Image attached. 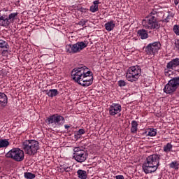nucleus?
Here are the masks:
<instances>
[{"instance_id": "obj_1", "label": "nucleus", "mask_w": 179, "mask_h": 179, "mask_svg": "<svg viewBox=\"0 0 179 179\" xmlns=\"http://www.w3.org/2000/svg\"><path fill=\"white\" fill-rule=\"evenodd\" d=\"M71 79L78 85L87 87L93 85V73L86 66L76 67L71 72Z\"/></svg>"}, {"instance_id": "obj_2", "label": "nucleus", "mask_w": 179, "mask_h": 179, "mask_svg": "<svg viewBox=\"0 0 179 179\" xmlns=\"http://www.w3.org/2000/svg\"><path fill=\"white\" fill-rule=\"evenodd\" d=\"M142 26L146 30H154L159 31L162 24L159 22V15L157 11L153 10L149 15L142 21Z\"/></svg>"}, {"instance_id": "obj_3", "label": "nucleus", "mask_w": 179, "mask_h": 179, "mask_svg": "<svg viewBox=\"0 0 179 179\" xmlns=\"http://www.w3.org/2000/svg\"><path fill=\"white\" fill-rule=\"evenodd\" d=\"M160 155L153 154L149 155L143 164V170L145 174L155 173L160 166Z\"/></svg>"}, {"instance_id": "obj_4", "label": "nucleus", "mask_w": 179, "mask_h": 179, "mask_svg": "<svg viewBox=\"0 0 179 179\" xmlns=\"http://www.w3.org/2000/svg\"><path fill=\"white\" fill-rule=\"evenodd\" d=\"M22 149L29 156H34L40 149V143L36 140H26L22 143Z\"/></svg>"}, {"instance_id": "obj_5", "label": "nucleus", "mask_w": 179, "mask_h": 179, "mask_svg": "<svg viewBox=\"0 0 179 179\" xmlns=\"http://www.w3.org/2000/svg\"><path fill=\"white\" fill-rule=\"evenodd\" d=\"M142 69L136 65L129 68L127 71L126 78L129 82H136L141 76Z\"/></svg>"}, {"instance_id": "obj_6", "label": "nucleus", "mask_w": 179, "mask_h": 179, "mask_svg": "<svg viewBox=\"0 0 179 179\" xmlns=\"http://www.w3.org/2000/svg\"><path fill=\"white\" fill-rule=\"evenodd\" d=\"M6 157L13 159L15 162H23L24 160V152L20 148H13L6 154Z\"/></svg>"}, {"instance_id": "obj_7", "label": "nucleus", "mask_w": 179, "mask_h": 179, "mask_svg": "<svg viewBox=\"0 0 179 179\" xmlns=\"http://www.w3.org/2000/svg\"><path fill=\"white\" fill-rule=\"evenodd\" d=\"M86 47H87V43L83 41L77 42L75 44H69L66 45V52L69 54H77V52H80Z\"/></svg>"}, {"instance_id": "obj_8", "label": "nucleus", "mask_w": 179, "mask_h": 179, "mask_svg": "<svg viewBox=\"0 0 179 179\" xmlns=\"http://www.w3.org/2000/svg\"><path fill=\"white\" fill-rule=\"evenodd\" d=\"M48 125L53 124L57 127H62L65 124V118L59 114H54L46 119Z\"/></svg>"}, {"instance_id": "obj_9", "label": "nucleus", "mask_w": 179, "mask_h": 179, "mask_svg": "<svg viewBox=\"0 0 179 179\" xmlns=\"http://www.w3.org/2000/svg\"><path fill=\"white\" fill-rule=\"evenodd\" d=\"M162 47V44L159 42H154L152 43L148 44L145 48V52L147 54V55H155L156 52L160 50V48Z\"/></svg>"}, {"instance_id": "obj_10", "label": "nucleus", "mask_w": 179, "mask_h": 179, "mask_svg": "<svg viewBox=\"0 0 179 179\" xmlns=\"http://www.w3.org/2000/svg\"><path fill=\"white\" fill-rule=\"evenodd\" d=\"M176 90H177V87L171 80L169 81L164 88V93H166V94L174 93Z\"/></svg>"}, {"instance_id": "obj_11", "label": "nucleus", "mask_w": 179, "mask_h": 179, "mask_svg": "<svg viewBox=\"0 0 179 179\" xmlns=\"http://www.w3.org/2000/svg\"><path fill=\"white\" fill-rule=\"evenodd\" d=\"M109 115L114 116L117 115L118 113H121L122 107L119 103H112L109 106Z\"/></svg>"}, {"instance_id": "obj_12", "label": "nucleus", "mask_w": 179, "mask_h": 179, "mask_svg": "<svg viewBox=\"0 0 179 179\" xmlns=\"http://www.w3.org/2000/svg\"><path fill=\"white\" fill-rule=\"evenodd\" d=\"M73 159H75L78 163H83V162H86V159H87V154L85 151H82L81 152L74 155Z\"/></svg>"}, {"instance_id": "obj_13", "label": "nucleus", "mask_w": 179, "mask_h": 179, "mask_svg": "<svg viewBox=\"0 0 179 179\" xmlns=\"http://www.w3.org/2000/svg\"><path fill=\"white\" fill-rule=\"evenodd\" d=\"M179 66V58H175L171 60L166 64V69L168 71H174V69Z\"/></svg>"}, {"instance_id": "obj_14", "label": "nucleus", "mask_w": 179, "mask_h": 179, "mask_svg": "<svg viewBox=\"0 0 179 179\" xmlns=\"http://www.w3.org/2000/svg\"><path fill=\"white\" fill-rule=\"evenodd\" d=\"M8 104V96L5 93L0 92V105H1V107H6V105Z\"/></svg>"}, {"instance_id": "obj_15", "label": "nucleus", "mask_w": 179, "mask_h": 179, "mask_svg": "<svg viewBox=\"0 0 179 179\" xmlns=\"http://www.w3.org/2000/svg\"><path fill=\"white\" fill-rule=\"evenodd\" d=\"M137 34L138 37L141 38V40H146V38L149 37V34H148V31H146V29H139L137 31Z\"/></svg>"}, {"instance_id": "obj_16", "label": "nucleus", "mask_w": 179, "mask_h": 179, "mask_svg": "<svg viewBox=\"0 0 179 179\" xmlns=\"http://www.w3.org/2000/svg\"><path fill=\"white\" fill-rule=\"evenodd\" d=\"M104 26L107 31H111L112 30H114V27H115V23H114L113 20H111L106 22Z\"/></svg>"}, {"instance_id": "obj_17", "label": "nucleus", "mask_w": 179, "mask_h": 179, "mask_svg": "<svg viewBox=\"0 0 179 179\" xmlns=\"http://www.w3.org/2000/svg\"><path fill=\"white\" fill-rule=\"evenodd\" d=\"M93 3L94 5L90 6V12H92V13L99 12V3H100V2L99 1V0H96V1H94Z\"/></svg>"}, {"instance_id": "obj_18", "label": "nucleus", "mask_w": 179, "mask_h": 179, "mask_svg": "<svg viewBox=\"0 0 179 179\" xmlns=\"http://www.w3.org/2000/svg\"><path fill=\"white\" fill-rule=\"evenodd\" d=\"M59 171V173H64L65 171L66 173H69V171H71V167H69V165H68L67 164H63L60 165Z\"/></svg>"}, {"instance_id": "obj_19", "label": "nucleus", "mask_w": 179, "mask_h": 179, "mask_svg": "<svg viewBox=\"0 0 179 179\" xmlns=\"http://www.w3.org/2000/svg\"><path fill=\"white\" fill-rule=\"evenodd\" d=\"M77 175H78V178H80V179H86V178H87V172H86V171L79 169L77 171Z\"/></svg>"}, {"instance_id": "obj_20", "label": "nucleus", "mask_w": 179, "mask_h": 179, "mask_svg": "<svg viewBox=\"0 0 179 179\" xmlns=\"http://www.w3.org/2000/svg\"><path fill=\"white\" fill-rule=\"evenodd\" d=\"M58 90L57 89H52V90H50L47 91V96H48V97H55V96H58Z\"/></svg>"}, {"instance_id": "obj_21", "label": "nucleus", "mask_w": 179, "mask_h": 179, "mask_svg": "<svg viewBox=\"0 0 179 179\" xmlns=\"http://www.w3.org/2000/svg\"><path fill=\"white\" fill-rule=\"evenodd\" d=\"M138 131V122L136 120H133L131 122V134H135V132H137Z\"/></svg>"}, {"instance_id": "obj_22", "label": "nucleus", "mask_w": 179, "mask_h": 179, "mask_svg": "<svg viewBox=\"0 0 179 179\" xmlns=\"http://www.w3.org/2000/svg\"><path fill=\"white\" fill-rule=\"evenodd\" d=\"M164 152L165 153H169V152H171L173 150V145H171L170 143H166L163 148Z\"/></svg>"}, {"instance_id": "obj_23", "label": "nucleus", "mask_w": 179, "mask_h": 179, "mask_svg": "<svg viewBox=\"0 0 179 179\" xmlns=\"http://www.w3.org/2000/svg\"><path fill=\"white\" fill-rule=\"evenodd\" d=\"M10 24V20L9 18H5V17H3V20L1 22V26L3 27H8Z\"/></svg>"}, {"instance_id": "obj_24", "label": "nucleus", "mask_w": 179, "mask_h": 179, "mask_svg": "<svg viewBox=\"0 0 179 179\" xmlns=\"http://www.w3.org/2000/svg\"><path fill=\"white\" fill-rule=\"evenodd\" d=\"M8 146H9V141L8 140H0V149H2V148H8Z\"/></svg>"}, {"instance_id": "obj_25", "label": "nucleus", "mask_w": 179, "mask_h": 179, "mask_svg": "<svg viewBox=\"0 0 179 179\" xmlns=\"http://www.w3.org/2000/svg\"><path fill=\"white\" fill-rule=\"evenodd\" d=\"M24 177L27 179H33V178H36V175L30 172H25L24 173Z\"/></svg>"}, {"instance_id": "obj_26", "label": "nucleus", "mask_w": 179, "mask_h": 179, "mask_svg": "<svg viewBox=\"0 0 179 179\" xmlns=\"http://www.w3.org/2000/svg\"><path fill=\"white\" fill-rule=\"evenodd\" d=\"M0 48L8 49V48H9V44H8V42L0 39Z\"/></svg>"}, {"instance_id": "obj_27", "label": "nucleus", "mask_w": 179, "mask_h": 179, "mask_svg": "<svg viewBox=\"0 0 179 179\" xmlns=\"http://www.w3.org/2000/svg\"><path fill=\"white\" fill-rule=\"evenodd\" d=\"M178 166L179 164L176 161L173 162L169 164V167H171V169H175V170H178Z\"/></svg>"}, {"instance_id": "obj_28", "label": "nucleus", "mask_w": 179, "mask_h": 179, "mask_svg": "<svg viewBox=\"0 0 179 179\" xmlns=\"http://www.w3.org/2000/svg\"><path fill=\"white\" fill-rule=\"evenodd\" d=\"M157 131L155 129H150L148 131V136H156Z\"/></svg>"}, {"instance_id": "obj_29", "label": "nucleus", "mask_w": 179, "mask_h": 179, "mask_svg": "<svg viewBox=\"0 0 179 179\" xmlns=\"http://www.w3.org/2000/svg\"><path fill=\"white\" fill-rule=\"evenodd\" d=\"M171 81L174 83L175 86H176L178 88L179 86V76L172 78Z\"/></svg>"}, {"instance_id": "obj_30", "label": "nucleus", "mask_w": 179, "mask_h": 179, "mask_svg": "<svg viewBox=\"0 0 179 179\" xmlns=\"http://www.w3.org/2000/svg\"><path fill=\"white\" fill-rule=\"evenodd\" d=\"M73 152H74L73 155H76V153H80L82 152H85V150H81L80 147H76L73 148Z\"/></svg>"}, {"instance_id": "obj_31", "label": "nucleus", "mask_w": 179, "mask_h": 179, "mask_svg": "<svg viewBox=\"0 0 179 179\" xmlns=\"http://www.w3.org/2000/svg\"><path fill=\"white\" fill-rule=\"evenodd\" d=\"M17 16V13H13L8 15L9 20H15V17Z\"/></svg>"}, {"instance_id": "obj_32", "label": "nucleus", "mask_w": 179, "mask_h": 179, "mask_svg": "<svg viewBox=\"0 0 179 179\" xmlns=\"http://www.w3.org/2000/svg\"><path fill=\"white\" fill-rule=\"evenodd\" d=\"M173 30L176 36H179V25H174Z\"/></svg>"}, {"instance_id": "obj_33", "label": "nucleus", "mask_w": 179, "mask_h": 179, "mask_svg": "<svg viewBox=\"0 0 179 179\" xmlns=\"http://www.w3.org/2000/svg\"><path fill=\"white\" fill-rule=\"evenodd\" d=\"M117 85L120 87H123L124 86H127V83L124 80H120L118 81Z\"/></svg>"}, {"instance_id": "obj_34", "label": "nucleus", "mask_w": 179, "mask_h": 179, "mask_svg": "<svg viewBox=\"0 0 179 179\" xmlns=\"http://www.w3.org/2000/svg\"><path fill=\"white\" fill-rule=\"evenodd\" d=\"M83 134H85V129H80L77 131V133H76V134L75 136H78V137H80V135H83Z\"/></svg>"}, {"instance_id": "obj_35", "label": "nucleus", "mask_w": 179, "mask_h": 179, "mask_svg": "<svg viewBox=\"0 0 179 179\" xmlns=\"http://www.w3.org/2000/svg\"><path fill=\"white\" fill-rule=\"evenodd\" d=\"M86 23H87V20H82L78 23H77V24H78L79 26L83 27L86 24Z\"/></svg>"}, {"instance_id": "obj_36", "label": "nucleus", "mask_w": 179, "mask_h": 179, "mask_svg": "<svg viewBox=\"0 0 179 179\" xmlns=\"http://www.w3.org/2000/svg\"><path fill=\"white\" fill-rule=\"evenodd\" d=\"M9 54V52L8 51V50H3L1 52V55L3 57H8V55Z\"/></svg>"}, {"instance_id": "obj_37", "label": "nucleus", "mask_w": 179, "mask_h": 179, "mask_svg": "<svg viewBox=\"0 0 179 179\" xmlns=\"http://www.w3.org/2000/svg\"><path fill=\"white\" fill-rule=\"evenodd\" d=\"M115 179H124V176L122 175H117L115 176Z\"/></svg>"}, {"instance_id": "obj_38", "label": "nucleus", "mask_w": 179, "mask_h": 179, "mask_svg": "<svg viewBox=\"0 0 179 179\" xmlns=\"http://www.w3.org/2000/svg\"><path fill=\"white\" fill-rule=\"evenodd\" d=\"M2 20H3V15L0 16V26L2 24Z\"/></svg>"}, {"instance_id": "obj_39", "label": "nucleus", "mask_w": 179, "mask_h": 179, "mask_svg": "<svg viewBox=\"0 0 179 179\" xmlns=\"http://www.w3.org/2000/svg\"><path fill=\"white\" fill-rule=\"evenodd\" d=\"M165 76H170V74L169 73V71H167L166 69H165Z\"/></svg>"}, {"instance_id": "obj_40", "label": "nucleus", "mask_w": 179, "mask_h": 179, "mask_svg": "<svg viewBox=\"0 0 179 179\" xmlns=\"http://www.w3.org/2000/svg\"><path fill=\"white\" fill-rule=\"evenodd\" d=\"M64 128H65L66 129H68V128H71V126L67 125V124H65V125H64Z\"/></svg>"}, {"instance_id": "obj_41", "label": "nucleus", "mask_w": 179, "mask_h": 179, "mask_svg": "<svg viewBox=\"0 0 179 179\" xmlns=\"http://www.w3.org/2000/svg\"><path fill=\"white\" fill-rule=\"evenodd\" d=\"M0 12H1V10H0Z\"/></svg>"}]
</instances>
